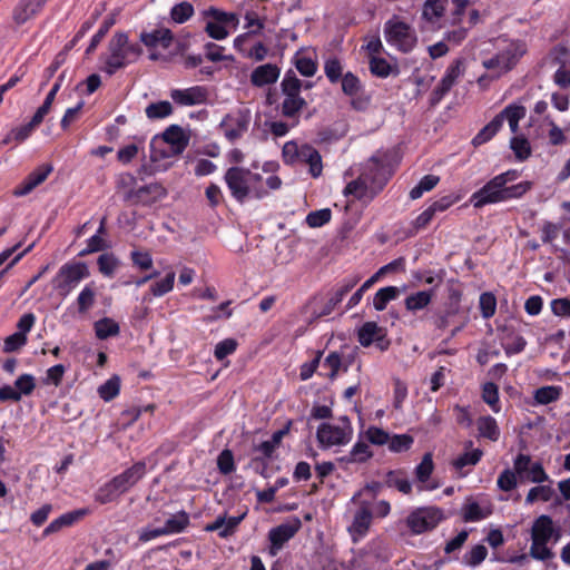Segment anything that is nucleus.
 Listing matches in <instances>:
<instances>
[{
    "label": "nucleus",
    "mask_w": 570,
    "mask_h": 570,
    "mask_svg": "<svg viewBox=\"0 0 570 570\" xmlns=\"http://www.w3.org/2000/svg\"><path fill=\"white\" fill-rule=\"evenodd\" d=\"M62 77L60 76L59 79L56 81V83L52 86L50 91L48 92L43 104L37 109L36 114V121L43 120V118L49 114L51 110L52 104L55 101V98L61 87Z\"/></svg>",
    "instance_id": "obj_50"
},
{
    "label": "nucleus",
    "mask_w": 570,
    "mask_h": 570,
    "mask_svg": "<svg viewBox=\"0 0 570 570\" xmlns=\"http://www.w3.org/2000/svg\"><path fill=\"white\" fill-rule=\"evenodd\" d=\"M433 296V291H419L412 293L404 301L405 308L412 313L422 311L431 304Z\"/></svg>",
    "instance_id": "obj_32"
},
{
    "label": "nucleus",
    "mask_w": 570,
    "mask_h": 570,
    "mask_svg": "<svg viewBox=\"0 0 570 570\" xmlns=\"http://www.w3.org/2000/svg\"><path fill=\"white\" fill-rule=\"evenodd\" d=\"M294 63L299 73L304 77H312L317 70V65L314 59L301 51L294 56Z\"/></svg>",
    "instance_id": "obj_45"
},
{
    "label": "nucleus",
    "mask_w": 570,
    "mask_h": 570,
    "mask_svg": "<svg viewBox=\"0 0 570 570\" xmlns=\"http://www.w3.org/2000/svg\"><path fill=\"white\" fill-rule=\"evenodd\" d=\"M353 435L351 421L346 416L335 422H324L316 431V438L321 446L331 448L347 444Z\"/></svg>",
    "instance_id": "obj_11"
},
{
    "label": "nucleus",
    "mask_w": 570,
    "mask_h": 570,
    "mask_svg": "<svg viewBox=\"0 0 570 570\" xmlns=\"http://www.w3.org/2000/svg\"><path fill=\"white\" fill-rule=\"evenodd\" d=\"M479 435L490 441H498L500 429L494 417L490 415L480 416L476 421Z\"/></svg>",
    "instance_id": "obj_33"
},
{
    "label": "nucleus",
    "mask_w": 570,
    "mask_h": 570,
    "mask_svg": "<svg viewBox=\"0 0 570 570\" xmlns=\"http://www.w3.org/2000/svg\"><path fill=\"white\" fill-rule=\"evenodd\" d=\"M440 181L439 176L426 175L410 191L411 199H419L424 193L432 190Z\"/></svg>",
    "instance_id": "obj_49"
},
{
    "label": "nucleus",
    "mask_w": 570,
    "mask_h": 570,
    "mask_svg": "<svg viewBox=\"0 0 570 570\" xmlns=\"http://www.w3.org/2000/svg\"><path fill=\"white\" fill-rule=\"evenodd\" d=\"M89 513L88 509H78L73 511L66 512L61 514L60 517L52 520L47 528L43 530L42 535L48 537L53 533L59 532L63 528H68L77 523L79 520H81L85 515Z\"/></svg>",
    "instance_id": "obj_23"
},
{
    "label": "nucleus",
    "mask_w": 570,
    "mask_h": 570,
    "mask_svg": "<svg viewBox=\"0 0 570 570\" xmlns=\"http://www.w3.org/2000/svg\"><path fill=\"white\" fill-rule=\"evenodd\" d=\"M51 171L52 166L50 165L39 166L14 189L13 195L18 197L28 195L37 186L42 184Z\"/></svg>",
    "instance_id": "obj_22"
},
{
    "label": "nucleus",
    "mask_w": 570,
    "mask_h": 570,
    "mask_svg": "<svg viewBox=\"0 0 570 570\" xmlns=\"http://www.w3.org/2000/svg\"><path fill=\"white\" fill-rule=\"evenodd\" d=\"M488 556V550L483 544H476L471 548L464 556H463V563L469 567H476L479 566Z\"/></svg>",
    "instance_id": "obj_58"
},
{
    "label": "nucleus",
    "mask_w": 570,
    "mask_h": 570,
    "mask_svg": "<svg viewBox=\"0 0 570 570\" xmlns=\"http://www.w3.org/2000/svg\"><path fill=\"white\" fill-rule=\"evenodd\" d=\"M176 274L168 272L166 276L150 285V294L155 297H161L173 291Z\"/></svg>",
    "instance_id": "obj_46"
},
{
    "label": "nucleus",
    "mask_w": 570,
    "mask_h": 570,
    "mask_svg": "<svg viewBox=\"0 0 570 570\" xmlns=\"http://www.w3.org/2000/svg\"><path fill=\"white\" fill-rule=\"evenodd\" d=\"M252 120L249 108L240 106L229 111L222 120L220 128L230 141L240 138L248 129Z\"/></svg>",
    "instance_id": "obj_13"
},
{
    "label": "nucleus",
    "mask_w": 570,
    "mask_h": 570,
    "mask_svg": "<svg viewBox=\"0 0 570 570\" xmlns=\"http://www.w3.org/2000/svg\"><path fill=\"white\" fill-rule=\"evenodd\" d=\"M414 443V439L409 434L390 435L387 443L389 450L393 453H402L409 451Z\"/></svg>",
    "instance_id": "obj_52"
},
{
    "label": "nucleus",
    "mask_w": 570,
    "mask_h": 570,
    "mask_svg": "<svg viewBox=\"0 0 570 570\" xmlns=\"http://www.w3.org/2000/svg\"><path fill=\"white\" fill-rule=\"evenodd\" d=\"M194 14V7L189 2H180L171 8L170 17L176 23H184Z\"/></svg>",
    "instance_id": "obj_62"
},
{
    "label": "nucleus",
    "mask_w": 570,
    "mask_h": 570,
    "mask_svg": "<svg viewBox=\"0 0 570 570\" xmlns=\"http://www.w3.org/2000/svg\"><path fill=\"white\" fill-rule=\"evenodd\" d=\"M400 295V289L395 286L380 288L373 298V306L376 311H384L391 301Z\"/></svg>",
    "instance_id": "obj_40"
},
{
    "label": "nucleus",
    "mask_w": 570,
    "mask_h": 570,
    "mask_svg": "<svg viewBox=\"0 0 570 570\" xmlns=\"http://www.w3.org/2000/svg\"><path fill=\"white\" fill-rule=\"evenodd\" d=\"M188 137L181 127L173 125L161 136L155 137L151 142V156L157 159L169 158L181 154L188 145Z\"/></svg>",
    "instance_id": "obj_7"
},
{
    "label": "nucleus",
    "mask_w": 570,
    "mask_h": 570,
    "mask_svg": "<svg viewBox=\"0 0 570 570\" xmlns=\"http://www.w3.org/2000/svg\"><path fill=\"white\" fill-rule=\"evenodd\" d=\"M562 387L558 385H547L537 389L533 392V404L534 405H548L557 402L562 396Z\"/></svg>",
    "instance_id": "obj_31"
},
{
    "label": "nucleus",
    "mask_w": 570,
    "mask_h": 570,
    "mask_svg": "<svg viewBox=\"0 0 570 570\" xmlns=\"http://www.w3.org/2000/svg\"><path fill=\"white\" fill-rule=\"evenodd\" d=\"M146 473V465L144 462H137L129 469L115 476L112 480L118 485V489L124 493L132 488Z\"/></svg>",
    "instance_id": "obj_24"
},
{
    "label": "nucleus",
    "mask_w": 570,
    "mask_h": 570,
    "mask_svg": "<svg viewBox=\"0 0 570 570\" xmlns=\"http://www.w3.org/2000/svg\"><path fill=\"white\" fill-rule=\"evenodd\" d=\"M98 267L101 274L111 277L119 266V261L114 254H102L98 258Z\"/></svg>",
    "instance_id": "obj_60"
},
{
    "label": "nucleus",
    "mask_w": 570,
    "mask_h": 570,
    "mask_svg": "<svg viewBox=\"0 0 570 570\" xmlns=\"http://www.w3.org/2000/svg\"><path fill=\"white\" fill-rule=\"evenodd\" d=\"M301 521L297 518H292L286 522L271 529L268 533V539L271 542L269 553L275 557L283 546L292 539L296 532L301 529Z\"/></svg>",
    "instance_id": "obj_16"
},
{
    "label": "nucleus",
    "mask_w": 570,
    "mask_h": 570,
    "mask_svg": "<svg viewBox=\"0 0 570 570\" xmlns=\"http://www.w3.org/2000/svg\"><path fill=\"white\" fill-rule=\"evenodd\" d=\"M500 119L495 117L483 127L476 136L473 138L472 142L474 146H480L489 141L499 130H500Z\"/></svg>",
    "instance_id": "obj_56"
},
{
    "label": "nucleus",
    "mask_w": 570,
    "mask_h": 570,
    "mask_svg": "<svg viewBox=\"0 0 570 570\" xmlns=\"http://www.w3.org/2000/svg\"><path fill=\"white\" fill-rule=\"evenodd\" d=\"M342 79V90L345 95L350 97H354L358 95L362 90V82L352 72H346L343 75Z\"/></svg>",
    "instance_id": "obj_59"
},
{
    "label": "nucleus",
    "mask_w": 570,
    "mask_h": 570,
    "mask_svg": "<svg viewBox=\"0 0 570 570\" xmlns=\"http://www.w3.org/2000/svg\"><path fill=\"white\" fill-rule=\"evenodd\" d=\"M89 276V268L83 262L63 264L52 279L53 288L62 296H68L81 281Z\"/></svg>",
    "instance_id": "obj_12"
},
{
    "label": "nucleus",
    "mask_w": 570,
    "mask_h": 570,
    "mask_svg": "<svg viewBox=\"0 0 570 570\" xmlns=\"http://www.w3.org/2000/svg\"><path fill=\"white\" fill-rule=\"evenodd\" d=\"M442 518V511L438 508H419L410 513L406 524L413 533L420 534L435 528Z\"/></svg>",
    "instance_id": "obj_15"
},
{
    "label": "nucleus",
    "mask_w": 570,
    "mask_h": 570,
    "mask_svg": "<svg viewBox=\"0 0 570 570\" xmlns=\"http://www.w3.org/2000/svg\"><path fill=\"white\" fill-rule=\"evenodd\" d=\"M483 455V452L482 450L480 449H473L472 448V442L469 441L466 444H465V451L464 453H462L461 455H459L454 461H453V466L456 469V470H462L463 468L468 466V465H475L479 463V461L481 460Z\"/></svg>",
    "instance_id": "obj_34"
},
{
    "label": "nucleus",
    "mask_w": 570,
    "mask_h": 570,
    "mask_svg": "<svg viewBox=\"0 0 570 570\" xmlns=\"http://www.w3.org/2000/svg\"><path fill=\"white\" fill-rule=\"evenodd\" d=\"M120 391V379L118 376H112L108 381H106L102 385L98 387L99 396L109 402L115 399Z\"/></svg>",
    "instance_id": "obj_55"
},
{
    "label": "nucleus",
    "mask_w": 570,
    "mask_h": 570,
    "mask_svg": "<svg viewBox=\"0 0 570 570\" xmlns=\"http://www.w3.org/2000/svg\"><path fill=\"white\" fill-rule=\"evenodd\" d=\"M386 42L402 52H410L417 43L414 28L401 17L393 16L384 23Z\"/></svg>",
    "instance_id": "obj_8"
},
{
    "label": "nucleus",
    "mask_w": 570,
    "mask_h": 570,
    "mask_svg": "<svg viewBox=\"0 0 570 570\" xmlns=\"http://www.w3.org/2000/svg\"><path fill=\"white\" fill-rule=\"evenodd\" d=\"M141 42L148 48L167 49L173 40V35L168 29H158L151 32H142L140 35Z\"/></svg>",
    "instance_id": "obj_30"
},
{
    "label": "nucleus",
    "mask_w": 570,
    "mask_h": 570,
    "mask_svg": "<svg viewBox=\"0 0 570 570\" xmlns=\"http://www.w3.org/2000/svg\"><path fill=\"white\" fill-rule=\"evenodd\" d=\"M243 19H244L243 28L245 29V32L235 37V39L233 41L234 48L243 49V45H245V42H249L252 37L262 36L263 31L265 29L266 18L261 17L254 10H246L243 16Z\"/></svg>",
    "instance_id": "obj_17"
},
{
    "label": "nucleus",
    "mask_w": 570,
    "mask_h": 570,
    "mask_svg": "<svg viewBox=\"0 0 570 570\" xmlns=\"http://www.w3.org/2000/svg\"><path fill=\"white\" fill-rule=\"evenodd\" d=\"M389 177L386 166L373 157L361 166L357 178L346 185L344 195L370 202L383 189Z\"/></svg>",
    "instance_id": "obj_3"
},
{
    "label": "nucleus",
    "mask_w": 570,
    "mask_h": 570,
    "mask_svg": "<svg viewBox=\"0 0 570 570\" xmlns=\"http://www.w3.org/2000/svg\"><path fill=\"white\" fill-rule=\"evenodd\" d=\"M463 63L461 60H455L446 69L443 78L441 79L439 90L441 94L448 92L456 80L463 75Z\"/></svg>",
    "instance_id": "obj_35"
},
{
    "label": "nucleus",
    "mask_w": 570,
    "mask_h": 570,
    "mask_svg": "<svg viewBox=\"0 0 570 570\" xmlns=\"http://www.w3.org/2000/svg\"><path fill=\"white\" fill-rule=\"evenodd\" d=\"M434 464L431 453H425L420 464L415 468V480L419 491H432L440 487V484L431 479Z\"/></svg>",
    "instance_id": "obj_21"
},
{
    "label": "nucleus",
    "mask_w": 570,
    "mask_h": 570,
    "mask_svg": "<svg viewBox=\"0 0 570 570\" xmlns=\"http://www.w3.org/2000/svg\"><path fill=\"white\" fill-rule=\"evenodd\" d=\"M370 70L373 75L385 78L392 72V66L387 62L386 59L379 56H373L370 58Z\"/></svg>",
    "instance_id": "obj_63"
},
{
    "label": "nucleus",
    "mask_w": 570,
    "mask_h": 570,
    "mask_svg": "<svg viewBox=\"0 0 570 570\" xmlns=\"http://www.w3.org/2000/svg\"><path fill=\"white\" fill-rule=\"evenodd\" d=\"M116 13H110L100 26L99 30L91 38L90 45L88 46L86 50V55H90L94 52L97 48V46L100 43L105 35L108 32V30L116 23Z\"/></svg>",
    "instance_id": "obj_48"
},
{
    "label": "nucleus",
    "mask_w": 570,
    "mask_h": 570,
    "mask_svg": "<svg viewBox=\"0 0 570 570\" xmlns=\"http://www.w3.org/2000/svg\"><path fill=\"white\" fill-rule=\"evenodd\" d=\"M298 163H304L309 166V173L313 177H318L322 174V158L318 151L309 145H302L298 153Z\"/></svg>",
    "instance_id": "obj_28"
},
{
    "label": "nucleus",
    "mask_w": 570,
    "mask_h": 570,
    "mask_svg": "<svg viewBox=\"0 0 570 570\" xmlns=\"http://www.w3.org/2000/svg\"><path fill=\"white\" fill-rule=\"evenodd\" d=\"M145 112L149 119H163L171 115L173 107L169 101L163 100L147 106Z\"/></svg>",
    "instance_id": "obj_54"
},
{
    "label": "nucleus",
    "mask_w": 570,
    "mask_h": 570,
    "mask_svg": "<svg viewBox=\"0 0 570 570\" xmlns=\"http://www.w3.org/2000/svg\"><path fill=\"white\" fill-rule=\"evenodd\" d=\"M141 52L139 45L130 42L127 33L118 31L110 38L100 57V69L111 76L137 61Z\"/></svg>",
    "instance_id": "obj_5"
},
{
    "label": "nucleus",
    "mask_w": 570,
    "mask_h": 570,
    "mask_svg": "<svg viewBox=\"0 0 570 570\" xmlns=\"http://www.w3.org/2000/svg\"><path fill=\"white\" fill-rule=\"evenodd\" d=\"M225 183L232 196L239 203L248 198L262 199L269 190H277L282 180L276 175H271L265 180L261 175L244 167H230L224 176Z\"/></svg>",
    "instance_id": "obj_2"
},
{
    "label": "nucleus",
    "mask_w": 570,
    "mask_h": 570,
    "mask_svg": "<svg viewBox=\"0 0 570 570\" xmlns=\"http://www.w3.org/2000/svg\"><path fill=\"white\" fill-rule=\"evenodd\" d=\"M482 399L494 413L501 410L499 400V389L494 383L488 382L482 386Z\"/></svg>",
    "instance_id": "obj_47"
},
{
    "label": "nucleus",
    "mask_w": 570,
    "mask_h": 570,
    "mask_svg": "<svg viewBox=\"0 0 570 570\" xmlns=\"http://www.w3.org/2000/svg\"><path fill=\"white\" fill-rule=\"evenodd\" d=\"M380 489L379 484L366 485L357 491L351 499L355 504L347 531L353 542H358L370 531L373 518H385L391 512V504L386 500L375 501Z\"/></svg>",
    "instance_id": "obj_1"
},
{
    "label": "nucleus",
    "mask_w": 570,
    "mask_h": 570,
    "mask_svg": "<svg viewBox=\"0 0 570 570\" xmlns=\"http://www.w3.org/2000/svg\"><path fill=\"white\" fill-rule=\"evenodd\" d=\"M239 53L243 55V57L255 60V61H262L264 60L268 55V48L263 41H256L252 46H249V42H245L242 48H235Z\"/></svg>",
    "instance_id": "obj_37"
},
{
    "label": "nucleus",
    "mask_w": 570,
    "mask_h": 570,
    "mask_svg": "<svg viewBox=\"0 0 570 570\" xmlns=\"http://www.w3.org/2000/svg\"><path fill=\"white\" fill-rule=\"evenodd\" d=\"M553 489L550 485H538L529 490L525 497L527 504H533L537 501L548 502L553 497Z\"/></svg>",
    "instance_id": "obj_53"
},
{
    "label": "nucleus",
    "mask_w": 570,
    "mask_h": 570,
    "mask_svg": "<svg viewBox=\"0 0 570 570\" xmlns=\"http://www.w3.org/2000/svg\"><path fill=\"white\" fill-rule=\"evenodd\" d=\"M42 120L36 121V114L31 118V120L18 128L12 129L8 136L3 139L2 144H9L11 140L23 141L26 140L35 130L37 126H39Z\"/></svg>",
    "instance_id": "obj_39"
},
{
    "label": "nucleus",
    "mask_w": 570,
    "mask_h": 570,
    "mask_svg": "<svg viewBox=\"0 0 570 570\" xmlns=\"http://www.w3.org/2000/svg\"><path fill=\"white\" fill-rule=\"evenodd\" d=\"M288 425L274 432L271 440L262 442L257 446V451L261 452L264 456L269 458L275 449L281 444L283 438L288 433Z\"/></svg>",
    "instance_id": "obj_44"
},
{
    "label": "nucleus",
    "mask_w": 570,
    "mask_h": 570,
    "mask_svg": "<svg viewBox=\"0 0 570 570\" xmlns=\"http://www.w3.org/2000/svg\"><path fill=\"white\" fill-rule=\"evenodd\" d=\"M279 69L272 63L257 67L250 75V81L256 87H263L276 82L279 77Z\"/></svg>",
    "instance_id": "obj_27"
},
{
    "label": "nucleus",
    "mask_w": 570,
    "mask_h": 570,
    "mask_svg": "<svg viewBox=\"0 0 570 570\" xmlns=\"http://www.w3.org/2000/svg\"><path fill=\"white\" fill-rule=\"evenodd\" d=\"M46 2L43 0H21L13 10V19L17 23H24L40 11Z\"/></svg>",
    "instance_id": "obj_29"
},
{
    "label": "nucleus",
    "mask_w": 570,
    "mask_h": 570,
    "mask_svg": "<svg viewBox=\"0 0 570 570\" xmlns=\"http://www.w3.org/2000/svg\"><path fill=\"white\" fill-rule=\"evenodd\" d=\"M360 281L361 277L358 275H351L342 279L337 287L335 288L330 302L333 305L341 303L342 299L347 295V293L352 291V288L356 286V284Z\"/></svg>",
    "instance_id": "obj_43"
},
{
    "label": "nucleus",
    "mask_w": 570,
    "mask_h": 570,
    "mask_svg": "<svg viewBox=\"0 0 570 570\" xmlns=\"http://www.w3.org/2000/svg\"><path fill=\"white\" fill-rule=\"evenodd\" d=\"M372 456V451L366 442L357 441L350 454L344 459L346 462L362 463Z\"/></svg>",
    "instance_id": "obj_51"
},
{
    "label": "nucleus",
    "mask_w": 570,
    "mask_h": 570,
    "mask_svg": "<svg viewBox=\"0 0 570 570\" xmlns=\"http://www.w3.org/2000/svg\"><path fill=\"white\" fill-rule=\"evenodd\" d=\"M96 336L99 340H106L110 336L119 334V325L116 321L109 317H104L97 321L94 325Z\"/></svg>",
    "instance_id": "obj_42"
},
{
    "label": "nucleus",
    "mask_w": 570,
    "mask_h": 570,
    "mask_svg": "<svg viewBox=\"0 0 570 570\" xmlns=\"http://www.w3.org/2000/svg\"><path fill=\"white\" fill-rule=\"evenodd\" d=\"M525 51L527 48L523 42L508 41L494 57L484 60L483 66L499 77L511 70Z\"/></svg>",
    "instance_id": "obj_10"
},
{
    "label": "nucleus",
    "mask_w": 570,
    "mask_h": 570,
    "mask_svg": "<svg viewBox=\"0 0 570 570\" xmlns=\"http://www.w3.org/2000/svg\"><path fill=\"white\" fill-rule=\"evenodd\" d=\"M358 342L364 347L374 344L380 351L387 350L390 345V341L386 340L385 328L379 326L375 322L363 324L358 330Z\"/></svg>",
    "instance_id": "obj_19"
},
{
    "label": "nucleus",
    "mask_w": 570,
    "mask_h": 570,
    "mask_svg": "<svg viewBox=\"0 0 570 570\" xmlns=\"http://www.w3.org/2000/svg\"><path fill=\"white\" fill-rule=\"evenodd\" d=\"M96 288L92 283L87 284L78 294L76 304L80 314H86L96 302Z\"/></svg>",
    "instance_id": "obj_36"
},
{
    "label": "nucleus",
    "mask_w": 570,
    "mask_h": 570,
    "mask_svg": "<svg viewBox=\"0 0 570 570\" xmlns=\"http://www.w3.org/2000/svg\"><path fill=\"white\" fill-rule=\"evenodd\" d=\"M364 438L374 445H384L390 441L389 432L377 426H370L364 432Z\"/></svg>",
    "instance_id": "obj_64"
},
{
    "label": "nucleus",
    "mask_w": 570,
    "mask_h": 570,
    "mask_svg": "<svg viewBox=\"0 0 570 570\" xmlns=\"http://www.w3.org/2000/svg\"><path fill=\"white\" fill-rule=\"evenodd\" d=\"M448 0H426L422 6L421 18L430 27H435L442 19Z\"/></svg>",
    "instance_id": "obj_25"
},
{
    "label": "nucleus",
    "mask_w": 570,
    "mask_h": 570,
    "mask_svg": "<svg viewBox=\"0 0 570 570\" xmlns=\"http://www.w3.org/2000/svg\"><path fill=\"white\" fill-rule=\"evenodd\" d=\"M122 493L124 492L118 489L116 482L110 480L97 490L95 500L100 504H106L117 500Z\"/></svg>",
    "instance_id": "obj_38"
},
{
    "label": "nucleus",
    "mask_w": 570,
    "mask_h": 570,
    "mask_svg": "<svg viewBox=\"0 0 570 570\" xmlns=\"http://www.w3.org/2000/svg\"><path fill=\"white\" fill-rule=\"evenodd\" d=\"M171 100L183 107L203 105L208 100L209 91L205 86H193L184 89H171Z\"/></svg>",
    "instance_id": "obj_18"
},
{
    "label": "nucleus",
    "mask_w": 570,
    "mask_h": 570,
    "mask_svg": "<svg viewBox=\"0 0 570 570\" xmlns=\"http://www.w3.org/2000/svg\"><path fill=\"white\" fill-rule=\"evenodd\" d=\"M205 31L215 40L226 39L230 32L236 31L239 26V17L237 13L227 12L210 7L204 12Z\"/></svg>",
    "instance_id": "obj_9"
},
{
    "label": "nucleus",
    "mask_w": 570,
    "mask_h": 570,
    "mask_svg": "<svg viewBox=\"0 0 570 570\" xmlns=\"http://www.w3.org/2000/svg\"><path fill=\"white\" fill-rule=\"evenodd\" d=\"M302 81L292 75H286L282 81L284 100L282 105L283 114L287 117L296 115L305 105V100L299 96Z\"/></svg>",
    "instance_id": "obj_14"
},
{
    "label": "nucleus",
    "mask_w": 570,
    "mask_h": 570,
    "mask_svg": "<svg viewBox=\"0 0 570 570\" xmlns=\"http://www.w3.org/2000/svg\"><path fill=\"white\" fill-rule=\"evenodd\" d=\"M518 474L512 469H504L497 480V487L504 492L512 491L518 487Z\"/></svg>",
    "instance_id": "obj_57"
},
{
    "label": "nucleus",
    "mask_w": 570,
    "mask_h": 570,
    "mask_svg": "<svg viewBox=\"0 0 570 570\" xmlns=\"http://www.w3.org/2000/svg\"><path fill=\"white\" fill-rule=\"evenodd\" d=\"M560 538L559 529L548 515L537 518L531 528L530 556L533 559L546 561L552 558L553 553L548 547L550 541L557 542Z\"/></svg>",
    "instance_id": "obj_6"
},
{
    "label": "nucleus",
    "mask_w": 570,
    "mask_h": 570,
    "mask_svg": "<svg viewBox=\"0 0 570 570\" xmlns=\"http://www.w3.org/2000/svg\"><path fill=\"white\" fill-rule=\"evenodd\" d=\"M332 218V212L330 208H322L318 210L311 212L306 216V224L312 228H318L327 224Z\"/></svg>",
    "instance_id": "obj_61"
},
{
    "label": "nucleus",
    "mask_w": 570,
    "mask_h": 570,
    "mask_svg": "<svg viewBox=\"0 0 570 570\" xmlns=\"http://www.w3.org/2000/svg\"><path fill=\"white\" fill-rule=\"evenodd\" d=\"M493 513V503L487 498L468 500L462 507V518L466 522H478Z\"/></svg>",
    "instance_id": "obj_20"
},
{
    "label": "nucleus",
    "mask_w": 570,
    "mask_h": 570,
    "mask_svg": "<svg viewBox=\"0 0 570 570\" xmlns=\"http://www.w3.org/2000/svg\"><path fill=\"white\" fill-rule=\"evenodd\" d=\"M189 523V517L186 512L181 511L176 514L170 515L165 524L163 525L164 531H166V535L180 533L186 529Z\"/></svg>",
    "instance_id": "obj_41"
},
{
    "label": "nucleus",
    "mask_w": 570,
    "mask_h": 570,
    "mask_svg": "<svg viewBox=\"0 0 570 570\" xmlns=\"http://www.w3.org/2000/svg\"><path fill=\"white\" fill-rule=\"evenodd\" d=\"M525 114L527 109L524 106L520 104H510L499 115H497L495 118L500 119L501 127L503 122L507 120L510 130L513 134H517L519 129V121L525 117Z\"/></svg>",
    "instance_id": "obj_26"
},
{
    "label": "nucleus",
    "mask_w": 570,
    "mask_h": 570,
    "mask_svg": "<svg viewBox=\"0 0 570 570\" xmlns=\"http://www.w3.org/2000/svg\"><path fill=\"white\" fill-rule=\"evenodd\" d=\"M518 178L517 170H508L488 181L481 189L473 193L470 202L475 208H481L488 204H495L521 197L529 188L528 183H520L507 186Z\"/></svg>",
    "instance_id": "obj_4"
}]
</instances>
